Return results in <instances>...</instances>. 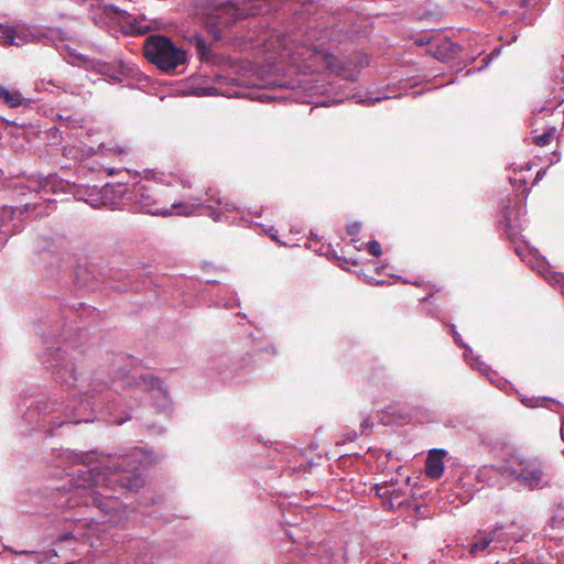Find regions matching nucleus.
<instances>
[{
  "mask_svg": "<svg viewBox=\"0 0 564 564\" xmlns=\"http://www.w3.org/2000/svg\"><path fill=\"white\" fill-rule=\"evenodd\" d=\"M154 462L155 456L142 448L113 456L61 451L57 465L69 470L70 488L66 489L68 497L59 506L85 509L88 517L74 519L73 530L58 540H79L94 549L96 554L106 552L111 544L108 528L119 525L126 519L123 505L112 492L117 489L138 490L143 479L137 470Z\"/></svg>",
  "mask_w": 564,
  "mask_h": 564,
  "instance_id": "1",
  "label": "nucleus"
},
{
  "mask_svg": "<svg viewBox=\"0 0 564 564\" xmlns=\"http://www.w3.org/2000/svg\"><path fill=\"white\" fill-rule=\"evenodd\" d=\"M43 364L52 369L57 382L77 390L78 395L67 404L57 398L40 400L36 405L28 408L23 420L34 429L52 434L64 424L88 423L104 420L115 424H122L130 420V415L119 416L120 401L119 390L135 386L149 391L151 398L158 402V406L166 409L170 405L167 391L162 382L144 371L140 367H133L126 371L118 368L110 383L101 380L98 373H94L88 380L85 377V359L80 351L68 350V346L48 351Z\"/></svg>",
  "mask_w": 564,
  "mask_h": 564,
  "instance_id": "2",
  "label": "nucleus"
},
{
  "mask_svg": "<svg viewBox=\"0 0 564 564\" xmlns=\"http://www.w3.org/2000/svg\"><path fill=\"white\" fill-rule=\"evenodd\" d=\"M116 193L127 196L126 199L133 200L140 210L154 216H193L204 206L208 216L214 221H232L231 214L238 208L235 203L220 197L219 193L214 189L206 192V199L202 202L199 198H191L187 202L171 200L169 194L154 185L135 184L131 191H127L122 185H106L101 192L95 188L78 187L74 195L77 199L84 200L89 205L97 207L99 204H108V195Z\"/></svg>",
  "mask_w": 564,
  "mask_h": 564,
  "instance_id": "3",
  "label": "nucleus"
},
{
  "mask_svg": "<svg viewBox=\"0 0 564 564\" xmlns=\"http://www.w3.org/2000/svg\"><path fill=\"white\" fill-rule=\"evenodd\" d=\"M91 18L96 25L120 31L123 34H143L150 26L144 18H137L127 11L119 10L115 6L97 3L91 11Z\"/></svg>",
  "mask_w": 564,
  "mask_h": 564,
  "instance_id": "4",
  "label": "nucleus"
},
{
  "mask_svg": "<svg viewBox=\"0 0 564 564\" xmlns=\"http://www.w3.org/2000/svg\"><path fill=\"white\" fill-rule=\"evenodd\" d=\"M143 52L150 63L165 73L175 70L187 61L186 52L163 35H151L148 37Z\"/></svg>",
  "mask_w": 564,
  "mask_h": 564,
  "instance_id": "5",
  "label": "nucleus"
},
{
  "mask_svg": "<svg viewBox=\"0 0 564 564\" xmlns=\"http://www.w3.org/2000/svg\"><path fill=\"white\" fill-rule=\"evenodd\" d=\"M502 474L529 489L543 488L549 484L540 462L518 455L511 456L507 460L502 467Z\"/></svg>",
  "mask_w": 564,
  "mask_h": 564,
  "instance_id": "6",
  "label": "nucleus"
},
{
  "mask_svg": "<svg viewBox=\"0 0 564 564\" xmlns=\"http://www.w3.org/2000/svg\"><path fill=\"white\" fill-rule=\"evenodd\" d=\"M248 14L246 8H240L236 0H228L214 8L207 13L206 23L216 37H220L223 29L230 28L238 20Z\"/></svg>",
  "mask_w": 564,
  "mask_h": 564,
  "instance_id": "7",
  "label": "nucleus"
},
{
  "mask_svg": "<svg viewBox=\"0 0 564 564\" xmlns=\"http://www.w3.org/2000/svg\"><path fill=\"white\" fill-rule=\"evenodd\" d=\"M93 67L113 84L130 85L131 80L142 82L147 79L134 64L121 59L113 62L97 61Z\"/></svg>",
  "mask_w": 564,
  "mask_h": 564,
  "instance_id": "8",
  "label": "nucleus"
},
{
  "mask_svg": "<svg viewBox=\"0 0 564 564\" xmlns=\"http://www.w3.org/2000/svg\"><path fill=\"white\" fill-rule=\"evenodd\" d=\"M299 55L304 59H313L322 67L328 69L330 73L336 74L347 80L354 82L357 76L352 70H348L344 67L343 63L333 54L322 50V48H313L310 50L308 56L305 57L303 53H299Z\"/></svg>",
  "mask_w": 564,
  "mask_h": 564,
  "instance_id": "9",
  "label": "nucleus"
},
{
  "mask_svg": "<svg viewBox=\"0 0 564 564\" xmlns=\"http://www.w3.org/2000/svg\"><path fill=\"white\" fill-rule=\"evenodd\" d=\"M519 257L534 271L544 276V279L551 284H558L563 280V275L560 272L552 271L546 259L539 254L536 250L532 249H517Z\"/></svg>",
  "mask_w": 564,
  "mask_h": 564,
  "instance_id": "10",
  "label": "nucleus"
},
{
  "mask_svg": "<svg viewBox=\"0 0 564 564\" xmlns=\"http://www.w3.org/2000/svg\"><path fill=\"white\" fill-rule=\"evenodd\" d=\"M8 45H23L30 42H39L42 35L39 30L29 26L12 28Z\"/></svg>",
  "mask_w": 564,
  "mask_h": 564,
  "instance_id": "11",
  "label": "nucleus"
},
{
  "mask_svg": "<svg viewBox=\"0 0 564 564\" xmlns=\"http://www.w3.org/2000/svg\"><path fill=\"white\" fill-rule=\"evenodd\" d=\"M429 44L431 54L440 61H446L458 52V46L446 37L429 42Z\"/></svg>",
  "mask_w": 564,
  "mask_h": 564,
  "instance_id": "12",
  "label": "nucleus"
},
{
  "mask_svg": "<svg viewBox=\"0 0 564 564\" xmlns=\"http://www.w3.org/2000/svg\"><path fill=\"white\" fill-rule=\"evenodd\" d=\"M446 452L444 449H432L426 458L425 473L433 479L440 478L444 473L443 457Z\"/></svg>",
  "mask_w": 564,
  "mask_h": 564,
  "instance_id": "13",
  "label": "nucleus"
},
{
  "mask_svg": "<svg viewBox=\"0 0 564 564\" xmlns=\"http://www.w3.org/2000/svg\"><path fill=\"white\" fill-rule=\"evenodd\" d=\"M68 41L69 39L61 37L58 42L55 43V47L69 64L77 65L84 61V56L70 48Z\"/></svg>",
  "mask_w": 564,
  "mask_h": 564,
  "instance_id": "14",
  "label": "nucleus"
},
{
  "mask_svg": "<svg viewBox=\"0 0 564 564\" xmlns=\"http://www.w3.org/2000/svg\"><path fill=\"white\" fill-rule=\"evenodd\" d=\"M0 99L10 107H19L23 104V97L18 90H9L0 85Z\"/></svg>",
  "mask_w": 564,
  "mask_h": 564,
  "instance_id": "15",
  "label": "nucleus"
},
{
  "mask_svg": "<svg viewBox=\"0 0 564 564\" xmlns=\"http://www.w3.org/2000/svg\"><path fill=\"white\" fill-rule=\"evenodd\" d=\"M521 402L528 408L549 406V403L561 406L558 403L546 398H521Z\"/></svg>",
  "mask_w": 564,
  "mask_h": 564,
  "instance_id": "16",
  "label": "nucleus"
},
{
  "mask_svg": "<svg viewBox=\"0 0 564 564\" xmlns=\"http://www.w3.org/2000/svg\"><path fill=\"white\" fill-rule=\"evenodd\" d=\"M492 541V538L491 536H478L477 540L473 543L471 545V551L473 552H481L484 550H486L489 544L491 543Z\"/></svg>",
  "mask_w": 564,
  "mask_h": 564,
  "instance_id": "17",
  "label": "nucleus"
},
{
  "mask_svg": "<svg viewBox=\"0 0 564 564\" xmlns=\"http://www.w3.org/2000/svg\"><path fill=\"white\" fill-rule=\"evenodd\" d=\"M51 187L54 192L57 189L61 192L70 191L72 186L69 184H64L62 181H57L55 178H51L46 181L45 187Z\"/></svg>",
  "mask_w": 564,
  "mask_h": 564,
  "instance_id": "18",
  "label": "nucleus"
},
{
  "mask_svg": "<svg viewBox=\"0 0 564 564\" xmlns=\"http://www.w3.org/2000/svg\"><path fill=\"white\" fill-rule=\"evenodd\" d=\"M554 132H555V130L551 129L547 132L535 135L534 137L535 143L540 147H544V145L549 144L551 142L552 138L554 137Z\"/></svg>",
  "mask_w": 564,
  "mask_h": 564,
  "instance_id": "19",
  "label": "nucleus"
},
{
  "mask_svg": "<svg viewBox=\"0 0 564 564\" xmlns=\"http://www.w3.org/2000/svg\"><path fill=\"white\" fill-rule=\"evenodd\" d=\"M453 337H454V340L456 344L466 348L464 356H465V359L469 361V358L473 355V350L469 347H467L465 344L462 343L460 335L455 330L454 326H453Z\"/></svg>",
  "mask_w": 564,
  "mask_h": 564,
  "instance_id": "20",
  "label": "nucleus"
},
{
  "mask_svg": "<svg viewBox=\"0 0 564 564\" xmlns=\"http://www.w3.org/2000/svg\"><path fill=\"white\" fill-rule=\"evenodd\" d=\"M12 26H6L0 24V44L8 45V41L10 40Z\"/></svg>",
  "mask_w": 564,
  "mask_h": 564,
  "instance_id": "21",
  "label": "nucleus"
},
{
  "mask_svg": "<svg viewBox=\"0 0 564 564\" xmlns=\"http://www.w3.org/2000/svg\"><path fill=\"white\" fill-rule=\"evenodd\" d=\"M195 94L197 96H215L218 95L219 91L216 87H199L195 89Z\"/></svg>",
  "mask_w": 564,
  "mask_h": 564,
  "instance_id": "22",
  "label": "nucleus"
},
{
  "mask_svg": "<svg viewBox=\"0 0 564 564\" xmlns=\"http://www.w3.org/2000/svg\"><path fill=\"white\" fill-rule=\"evenodd\" d=\"M367 250L370 254L379 257L381 254V246L377 240H371L367 243Z\"/></svg>",
  "mask_w": 564,
  "mask_h": 564,
  "instance_id": "23",
  "label": "nucleus"
},
{
  "mask_svg": "<svg viewBox=\"0 0 564 564\" xmlns=\"http://www.w3.org/2000/svg\"><path fill=\"white\" fill-rule=\"evenodd\" d=\"M359 230H360V223H352L347 226V232L350 236L357 235L359 232Z\"/></svg>",
  "mask_w": 564,
  "mask_h": 564,
  "instance_id": "24",
  "label": "nucleus"
},
{
  "mask_svg": "<svg viewBox=\"0 0 564 564\" xmlns=\"http://www.w3.org/2000/svg\"><path fill=\"white\" fill-rule=\"evenodd\" d=\"M503 221L507 228L513 230L517 228V225L510 219L508 212L503 213Z\"/></svg>",
  "mask_w": 564,
  "mask_h": 564,
  "instance_id": "25",
  "label": "nucleus"
},
{
  "mask_svg": "<svg viewBox=\"0 0 564 564\" xmlns=\"http://www.w3.org/2000/svg\"><path fill=\"white\" fill-rule=\"evenodd\" d=\"M48 86L55 87V85L52 83V80H44L42 79L40 83H36V89H45L48 90Z\"/></svg>",
  "mask_w": 564,
  "mask_h": 564,
  "instance_id": "26",
  "label": "nucleus"
},
{
  "mask_svg": "<svg viewBox=\"0 0 564 564\" xmlns=\"http://www.w3.org/2000/svg\"><path fill=\"white\" fill-rule=\"evenodd\" d=\"M12 215V210L9 208H3L0 210V217L1 218H10Z\"/></svg>",
  "mask_w": 564,
  "mask_h": 564,
  "instance_id": "27",
  "label": "nucleus"
},
{
  "mask_svg": "<svg viewBox=\"0 0 564 564\" xmlns=\"http://www.w3.org/2000/svg\"><path fill=\"white\" fill-rule=\"evenodd\" d=\"M379 100H381V98H380V97H377V98H375V99L370 98V99H368V100H364V99H361V100H360V102H365V104H367V105H373L376 101H379Z\"/></svg>",
  "mask_w": 564,
  "mask_h": 564,
  "instance_id": "28",
  "label": "nucleus"
},
{
  "mask_svg": "<svg viewBox=\"0 0 564 564\" xmlns=\"http://www.w3.org/2000/svg\"><path fill=\"white\" fill-rule=\"evenodd\" d=\"M469 362H470V366H471V367H476V366H478V369H479L480 371H486V366H485V365H482V364H480V362H477V364H476V362H471V361H469Z\"/></svg>",
  "mask_w": 564,
  "mask_h": 564,
  "instance_id": "29",
  "label": "nucleus"
},
{
  "mask_svg": "<svg viewBox=\"0 0 564 564\" xmlns=\"http://www.w3.org/2000/svg\"><path fill=\"white\" fill-rule=\"evenodd\" d=\"M561 437L564 441V415L561 414Z\"/></svg>",
  "mask_w": 564,
  "mask_h": 564,
  "instance_id": "30",
  "label": "nucleus"
},
{
  "mask_svg": "<svg viewBox=\"0 0 564 564\" xmlns=\"http://www.w3.org/2000/svg\"><path fill=\"white\" fill-rule=\"evenodd\" d=\"M127 361H128V364H129L130 366H132V365L134 364V360H133L132 358H128V360H127Z\"/></svg>",
  "mask_w": 564,
  "mask_h": 564,
  "instance_id": "31",
  "label": "nucleus"
},
{
  "mask_svg": "<svg viewBox=\"0 0 564 564\" xmlns=\"http://www.w3.org/2000/svg\"><path fill=\"white\" fill-rule=\"evenodd\" d=\"M117 151H118L119 153H126V151H124L123 149H121V148H118V149H117Z\"/></svg>",
  "mask_w": 564,
  "mask_h": 564,
  "instance_id": "32",
  "label": "nucleus"
},
{
  "mask_svg": "<svg viewBox=\"0 0 564 564\" xmlns=\"http://www.w3.org/2000/svg\"><path fill=\"white\" fill-rule=\"evenodd\" d=\"M361 426H362V427H364V426H368V423H367V422L361 423Z\"/></svg>",
  "mask_w": 564,
  "mask_h": 564,
  "instance_id": "33",
  "label": "nucleus"
}]
</instances>
